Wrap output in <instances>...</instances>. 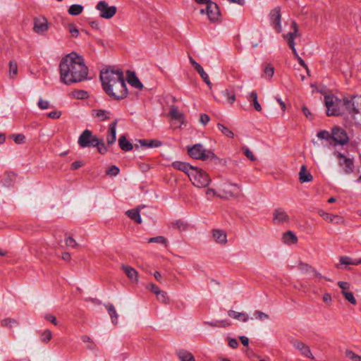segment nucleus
Listing matches in <instances>:
<instances>
[{
	"mask_svg": "<svg viewBox=\"0 0 361 361\" xmlns=\"http://www.w3.org/2000/svg\"><path fill=\"white\" fill-rule=\"evenodd\" d=\"M88 72L85 59L75 52L66 55L60 61V80L65 85H70L86 80Z\"/></svg>",
	"mask_w": 361,
	"mask_h": 361,
	"instance_id": "nucleus-1",
	"label": "nucleus"
},
{
	"mask_svg": "<svg viewBox=\"0 0 361 361\" xmlns=\"http://www.w3.org/2000/svg\"><path fill=\"white\" fill-rule=\"evenodd\" d=\"M99 79L104 92H111V88L115 85H119L123 87V81L125 80L123 72L121 68H116L113 66H108L100 71ZM124 88H122L123 92Z\"/></svg>",
	"mask_w": 361,
	"mask_h": 361,
	"instance_id": "nucleus-2",
	"label": "nucleus"
},
{
	"mask_svg": "<svg viewBox=\"0 0 361 361\" xmlns=\"http://www.w3.org/2000/svg\"><path fill=\"white\" fill-rule=\"evenodd\" d=\"M324 104L326 107V115L328 116H338L343 114V99H338L332 94L324 97Z\"/></svg>",
	"mask_w": 361,
	"mask_h": 361,
	"instance_id": "nucleus-3",
	"label": "nucleus"
},
{
	"mask_svg": "<svg viewBox=\"0 0 361 361\" xmlns=\"http://www.w3.org/2000/svg\"><path fill=\"white\" fill-rule=\"evenodd\" d=\"M188 153L190 157L202 161L217 159L213 152L206 150L201 144H195L192 147H188Z\"/></svg>",
	"mask_w": 361,
	"mask_h": 361,
	"instance_id": "nucleus-4",
	"label": "nucleus"
},
{
	"mask_svg": "<svg viewBox=\"0 0 361 361\" xmlns=\"http://www.w3.org/2000/svg\"><path fill=\"white\" fill-rule=\"evenodd\" d=\"M189 178L192 184L197 188H206L211 182L209 175L202 169L195 166V169L190 171Z\"/></svg>",
	"mask_w": 361,
	"mask_h": 361,
	"instance_id": "nucleus-5",
	"label": "nucleus"
},
{
	"mask_svg": "<svg viewBox=\"0 0 361 361\" xmlns=\"http://www.w3.org/2000/svg\"><path fill=\"white\" fill-rule=\"evenodd\" d=\"M292 28L293 32H290L288 34L284 35L283 37L286 39L288 46L292 49L294 57L298 60L299 64L304 67L305 69H307V71H308L307 64L305 63V61L298 55L297 50L295 47V44L294 39L297 36L298 32V27L295 21H293L292 23Z\"/></svg>",
	"mask_w": 361,
	"mask_h": 361,
	"instance_id": "nucleus-6",
	"label": "nucleus"
},
{
	"mask_svg": "<svg viewBox=\"0 0 361 361\" xmlns=\"http://www.w3.org/2000/svg\"><path fill=\"white\" fill-rule=\"evenodd\" d=\"M343 106L350 115H355L361 109V96H350L343 99Z\"/></svg>",
	"mask_w": 361,
	"mask_h": 361,
	"instance_id": "nucleus-7",
	"label": "nucleus"
},
{
	"mask_svg": "<svg viewBox=\"0 0 361 361\" xmlns=\"http://www.w3.org/2000/svg\"><path fill=\"white\" fill-rule=\"evenodd\" d=\"M97 138L90 130L86 129L79 136L78 143L81 148L93 147Z\"/></svg>",
	"mask_w": 361,
	"mask_h": 361,
	"instance_id": "nucleus-8",
	"label": "nucleus"
},
{
	"mask_svg": "<svg viewBox=\"0 0 361 361\" xmlns=\"http://www.w3.org/2000/svg\"><path fill=\"white\" fill-rule=\"evenodd\" d=\"M96 8L99 11L100 17L105 19L111 18L116 14L117 10L116 6H109L105 1H99Z\"/></svg>",
	"mask_w": 361,
	"mask_h": 361,
	"instance_id": "nucleus-9",
	"label": "nucleus"
},
{
	"mask_svg": "<svg viewBox=\"0 0 361 361\" xmlns=\"http://www.w3.org/2000/svg\"><path fill=\"white\" fill-rule=\"evenodd\" d=\"M124 92L126 91V93L123 92V90H122V87L119 85H116L114 86V87L111 88V92H104L109 97L115 99V100H123L126 99L128 94V90L127 88V85L126 83V80L123 81V87Z\"/></svg>",
	"mask_w": 361,
	"mask_h": 361,
	"instance_id": "nucleus-10",
	"label": "nucleus"
},
{
	"mask_svg": "<svg viewBox=\"0 0 361 361\" xmlns=\"http://www.w3.org/2000/svg\"><path fill=\"white\" fill-rule=\"evenodd\" d=\"M206 13L209 20L212 23L220 21L221 13L217 4L210 0L209 2L206 4Z\"/></svg>",
	"mask_w": 361,
	"mask_h": 361,
	"instance_id": "nucleus-11",
	"label": "nucleus"
},
{
	"mask_svg": "<svg viewBox=\"0 0 361 361\" xmlns=\"http://www.w3.org/2000/svg\"><path fill=\"white\" fill-rule=\"evenodd\" d=\"M333 143L344 145L349 141L346 132L338 127L332 129Z\"/></svg>",
	"mask_w": 361,
	"mask_h": 361,
	"instance_id": "nucleus-12",
	"label": "nucleus"
},
{
	"mask_svg": "<svg viewBox=\"0 0 361 361\" xmlns=\"http://www.w3.org/2000/svg\"><path fill=\"white\" fill-rule=\"evenodd\" d=\"M336 157L339 159V165L343 167L345 173L350 174L353 172L354 161L353 159L346 157L341 152H337Z\"/></svg>",
	"mask_w": 361,
	"mask_h": 361,
	"instance_id": "nucleus-13",
	"label": "nucleus"
},
{
	"mask_svg": "<svg viewBox=\"0 0 361 361\" xmlns=\"http://www.w3.org/2000/svg\"><path fill=\"white\" fill-rule=\"evenodd\" d=\"M269 17L271 25L278 33H280L282 31V27L281 23V15L280 8L276 7L274 9H272L270 12Z\"/></svg>",
	"mask_w": 361,
	"mask_h": 361,
	"instance_id": "nucleus-14",
	"label": "nucleus"
},
{
	"mask_svg": "<svg viewBox=\"0 0 361 361\" xmlns=\"http://www.w3.org/2000/svg\"><path fill=\"white\" fill-rule=\"evenodd\" d=\"M49 29V23L47 19L41 16L34 19L33 30L38 35H44Z\"/></svg>",
	"mask_w": 361,
	"mask_h": 361,
	"instance_id": "nucleus-15",
	"label": "nucleus"
},
{
	"mask_svg": "<svg viewBox=\"0 0 361 361\" xmlns=\"http://www.w3.org/2000/svg\"><path fill=\"white\" fill-rule=\"evenodd\" d=\"M290 221V217L284 209L279 207L274 210L273 212V222L275 224H281L288 223Z\"/></svg>",
	"mask_w": 361,
	"mask_h": 361,
	"instance_id": "nucleus-16",
	"label": "nucleus"
},
{
	"mask_svg": "<svg viewBox=\"0 0 361 361\" xmlns=\"http://www.w3.org/2000/svg\"><path fill=\"white\" fill-rule=\"evenodd\" d=\"M118 120L116 118L112 123H111L109 126V128L107 130L106 135V142L107 146H111L116 141V126Z\"/></svg>",
	"mask_w": 361,
	"mask_h": 361,
	"instance_id": "nucleus-17",
	"label": "nucleus"
},
{
	"mask_svg": "<svg viewBox=\"0 0 361 361\" xmlns=\"http://www.w3.org/2000/svg\"><path fill=\"white\" fill-rule=\"evenodd\" d=\"M190 62L193 68L197 71V72L200 74V77L202 78L204 82L208 85L209 89L212 87V83L211 82L209 75L204 71L203 68L200 64L196 62L192 57H190Z\"/></svg>",
	"mask_w": 361,
	"mask_h": 361,
	"instance_id": "nucleus-18",
	"label": "nucleus"
},
{
	"mask_svg": "<svg viewBox=\"0 0 361 361\" xmlns=\"http://www.w3.org/2000/svg\"><path fill=\"white\" fill-rule=\"evenodd\" d=\"M291 344L293 345L294 348L300 350L301 354L305 357L311 358L312 360L314 359V356L312 355L310 348L307 345H306L304 343L298 340H293L291 341Z\"/></svg>",
	"mask_w": 361,
	"mask_h": 361,
	"instance_id": "nucleus-19",
	"label": "nucleus"
},
{
	"mask_svg": "<svg viewBox=\"0 0 361 361\" xmlns=\"http://www.w3.org/2000/svg\"><path fill=\"white\" fill-rule=\"evenodd\" d=\"M127 81L133 87L139 90L143 89V85L136 75L135 72L128 71H127Z\"/></svg>",
	"mask_w": 361,
	"mask_h": 361,
	"instance_id": "nucleus-20",
	"label": "nucleus"
},
{
	"mask_svg": "<svg viewBox=\"0 0 361 361\" xmlns=\"http://www.w3.org/2000/svg\"><path fill=\"white\" fill-rule=\"evenodd\" d=\"M212 236L216 243L226 245L227 243L226 233L221 229H213Z\"/></svg>",
	"mask_w": 361,
	"mask_h": 361,
	"instance_id": "nucleus-21",
	"label": "nucleus"
},
{
	"mask_svg": "<svg viewBox=\"0 0 361 361\" xmlns=\"http://www.w3.org/2000/svg\"><path fill=\"white\" fill-rule=\"evenodd\" d=\"M172 166L177 170L185 173L188 176L190 173V171L195 169V166L190 165L188 163L183 161H174L172 163Z\"/></svg>",
	"mask_w": 361,
	"mask_h": 361,
	"instance_id": "nucleus-22",
	"label": "nucleus"
},
{
	"mask_svg": "<svg viewBox=\"0 0 361 361\" xmlns=\"http://www.w3.org/2000/svg\"><path fill=\"white\" fill-rule=\"evenodd\" d=\"M122 269L130 280L133 282L138 281V272L133 267L122 265Z\"/></svg>",
	"mask_w": 361,
	"mask_h": 361,
	"instance_id": "nucleus-23",
	"label": "nucleus"
},
{
	"mask_svg": "<svg viewBox=\"0 0 361 361\" xmlns=\"http://www.w3.org/2000/svg\"><path fill=\"white\" fill-rule=\"evenodd\" d=\"M104 306L111 317V322L113 324L116 325L118 324V314L116 310L115 307L111 303L104 304Z\"/></svg>",
	"mask_w": 361,
	"mask_h": 361,
	"instance_id": "nucleus-24",
	"label": "nucleus"
},
{
	"mask_svg": "<svg viewBox=\"0 0 361 361\" xmlns=\"http://www.w3.org/2000/svg\"><path fill=\"white\" fill-rule=\"evenodd\" d=\"M282 241L287 245H294L297 243L298 238L293 232L288 231L283 233Z\"/></svg>",
	"mask_w": 361,
	"mask_h": 361,
	"instance_id": "nucleus-25",
	"label": "nucleus"
},
{
	"mask_svg": "<svg viewBox=\"0 0 361 361\" xmlns=\"http://www.w3.org/2000/svg\"><path fill=\"white\" fill-rule=\"evenodd\" d=\"M169 114L173 120H181V123H183L184 115L179 111L178 106L172 105L169 109Z\"/></svg>",
	"mask_w": 361,
	"mask_h": 361,
	"instance_id": "nucleus-26",
	"label": "nucleus"
},
{
	"mask_svg": "<svg viewBox=\"0 0 361 361\" xmlns=\"http://www.w3.org/2000/svg\"><path fill=\"white\" fill-rule=\"evenodd\" d=\"M118 145L120 148L125 152H129L133 148V144L127 140L125 135H121L119 137Z\"/></svg>",
	"mask_w": 361,
	"mask_h": 361,
	"instance_id": "nucleus-27",
	"label": "nucleus"
},
{
	"mask_svg": "<svg viewBox=\"0 0 361 361\" xmlns=\"http://www.w3.org/2000/svg\"><path fill=\"white\" fill-rule=\"evenodd\" d=\"M247 100L252 103V104L254 106V109L257 111H262V106L260 105V104L258 102V100H257V93L256 92V91H252L251 92L248 96H247Z\"/></svg>",
	"mask_w": 361,
	"mask_h": 361,
	"instance_id": "nucleus-28",
	"label": "nucleus"
},
{
	"mask_svg": "<svg viewBox=\"0 0 361 361\" xmlns=\"http://www.w3.org/2000/svg\"><path fill=\"white\" fill-rule=\"evenodd\" d=\"M299 179L301 183H307L312 180V176L306 169V166L302 165L299 172Z\"/></svg>",
	"mask_w": 361,
	"mask_h": 361,
	"instance_id": "nucleus-29",
	"label": "nucleus"
},
{
	"mask_svg": "<svg viewBox=\"0 0 361 361\" xmlns=\"http://www.w3.org/2000/svg\"><path fill=\"white\" fill-rule=\"evenodd\" d=\"M138 142L142 147L149 148L159 147L162 145V142L157 140H139Z\"/></svg>",
	"mask_w": 361,
	"mask_h": 361,
	"instance_id": "nucleus-30",
	"label": "nucleus"
},
{
	"mask_svg": "<svg viewBox=\"0 0 361 361\" xmlns=\"http://www.w3.org/2000/svg\"><path fill=\"white\" fill-rule=\"evenodd\" d=\"M177 355L180 361H195L192 354L185 350H178Z\"/></svg>",
	"mask_w": 361,
	"mask_h": 361,
	"instance_id": "nucleus-31",
	"label": "nucleus"
},
{
	"mask_svg": "<svg viewBox=\"0 0 361 361\" xmlns=\"http://www.w3.org/2000/svg\"><path fill=\"white\" fill-rule=\"evenodd\" d=\"M317 136L320 140H324L330 146L333 145L332 133L330 134L327 130H323L317 133Z\"/></svg>",
	"mask_w": 361,
	"mask_h": 361,
	"instance_id": "nucleus-32",
	"label": "nucleus"
},
{
	"mask_svg": "<svg viewBox=\"0 0 361 361\" xmlns=\"http://www.w3.org/2000/svg\"><path fill=\"white\" fill-rule=\"evenodd\" d=\"M128 216L137 224L142 223V219L138 209H130L126 212Z\"/></svg>",
	"mask_w": 361,
	"mask_h": 361,
	"instance_id": "nucleus-33",
	"label": "nucleus"
},
{
	"mask_svg": "<svg viewBox=\"0 0 361 361\" xmlns=\"http://www.w3.org/2000/svg\"><path fill=\"white\" fill-rule=\"evenodd\" d=\"M93 147H97L98 152L101 154H105L108 152L109 146L105 145L102 139H99L97 137Z\"/></svg>",
	"mask_w": 361,
	"mask_h": 361,
	"instance_id": "nucleus-34",
	"label": "nucleus"
},
{
	"mask_svg": "<svg viewBox=\"0 0 361 361\" xmlns=\"http://www.w3.org/2000/svg\"><path fill=\"white\" fill-rule=\"evenodd\" d=\"M110 111L103 110V109H98V110H94L93 111V115L98 118L100 121H104L109 118Z\"/></svg>",
	"mask_w": 361,
	"mask_h": 361,
	"instance_id": "nucleus-35",
	"label": "nucleus"
},
{
	"mask_svg": "<svg viewBox=\"0 0 361 361\" xmlns=\"http://www.w3.org/2000/svg\"><path fill=\"white\" fill-rule=\"evenodd\" d=\"M228 315L230 317L235 319H240V316H243L241 321L243 322H246L249 319L248 315L245 312H235V311L231 310L228 311Z\"/></svg>",
	"mask_w": 361,
	"mask_h": 361,
	"instance_id": "nucleus-36",
	"label": "nucleus"
},
{
	"mask_svg": "<svg viewBox=\"0 0 361 361\" xmlns=\"http://www.w3.org/2000/svg\"><path fill=\"white\" fill-rule=\"evenodd\" d=\"M339 262H340V264L346 266V267H345L346 269H348V268L347 267V266H348V265L357 266L356 259H352L351 257H350L348 256L340 257Z\"/></svg>",
	"mask_w": 361,
	"mask_h": 361,
	"instance_id": "nucleus-37",
	"label": "nucleus"
},
{
	"mask_svg": "<svg viewBox=\"0 0 361 361\" xmlns=\"http://www.w3.org/2000/svg\"><path fill=\"white\" fill-rule=\"evenodd\" d=\"M83 11V6L80 4H73L68 8V13L71 16H78Z\"/></svg>",
	"mask_w": 361,
	"mask_h": 361,
	"instance_id": "nucleus-38",
	"label": "nucleus"
},
{
	"mask_svg": "<svg viewBox=\"0 0 361 361\" xmlns=\"http://www.w3.org/2000/svg\"><path fill=\"white\" fill-rule=\"evenodd\" d=\"M9 77L14 78L18 74V65L16 61L11 60L9 61Z\"/></svg>",
	"mask_w": 361,
	"mask_h": 361,
	"instance_id": "nucleus-39",
	"label": "nucleus"
},
{
	"mask_svg": "<svg viewBox=\"0 0 361 361\" xmlns=\"http://www.w3.org/2000/svg\"><path fill=\"white\" fill-rule=\"evenodd\" d=\"M217 128L225 136L230 138H233L234 137V133L232 132V130L223 124L218 123Z\"/></svg>",
	"mask_w": 361,
	"mask_h": 361,
	"instance_id": "nucleus-40",
	"label": "nucleus"
},
{
	"mask_svg": "<svg viewBox=\"0 0 361 361\" xmlns=\"http://www.w3.org/2000/svg\"><path fill=\"white\" fill-rule=\"evenodd\" d=\"M72 95L74 98L78 99H85L89 97L88 92L82 90H75L72 92Z\"/></svg>",
	"mask_w": 361,
	"mask_h": 361,
	"instance_id": "nucleus-41",
	"label": "nucleus"
},
{
	"mask_svg": "<svg viewBox=\"0 0 361 361\" xmlns=\"http://www.w3.org/2000/svg\"><path fill=\"white\" fill-rule=\"evenodd\" d=\"M222 95L228 99V102L233 104L235 101V95L233 92L228 90H224L222 91Z\"/></svg>",
	"mask_w": 361,
	"mask_h": 361,
	"instance_id": "nucleus-42",
	"label": "nucleus"
},
{
	"mask_svg": "<svg viewBox=\"0 0 361 361\" xmlns=\"http://www.w3.org/2000/svg\"><path fill=\"white\" fill-rule=\"evenodd\" d=\"M147 242L149 243H156L163 244V245H165L166 246V244H167L166 238L165 237H164V236H161V235L150 238L148 239Z\"/></svg>",
	"mask_w": 361,
	"mask_h": 361,
	"instance_id": "nucleus-43",
	"label": "nucleus"
},
{
	"mask_svg": "<svg viewBox=\"0 0 361 361\" xmlns=\"http://www.w3.org/2000/svg\"><path fill=\"white\" fill-rule=\"evenodd\" d=\"M171 224L173 228H178L180 231L186 230L187 227H188V224L185 221H183L180 219H178V220H176V221L172 222Z\"/></svg>",
	"mask_w": 361,
	"mask_h": 361,
	"instance_id": "nucleus-44",
	"label": "nucleus"
},
{
	"mask_svg": "<svg viewBox=\"0 0 361 361\" xmlns=\"http://www.w3.org/2000/svg\"><path fill=\"white\" fill-rule=\"evenodd\" d=\"M156 295H157V300L159 302H161L164 304L169 303V299L166 292L160 290L159 293H157Z\"/></svg>",
	"mask_w": 361,
	"mask_h": 361,
	"instance_id": "nucleus-45",
	"label": "nucleus"
},
{
	"mask_svg": "<svg viewBox=\"0 0 361 361\" xmlns=\"http://www.w3.org/2000/svg\"><path fill=\"white\" fill-rule=\"evenodd\" d=\"M319 214L323 218L324 220L329 222H333L334 219L338 217L337 216H333L329 213L325 212L323 210H319Z\"/></svg>",
	"mask_w": 361,
	"mask_h": 361,
	"instance_id": "nucleus-46",
	"label": "nucleus"
},
{
	"mask_svg": "<svg viewBox=\"0 0 361 361\" xmlns=\"http://www.w3.org/2000/svg\"><path fill=\"white\" fill-rule=\"evenodd\" d=\"M52 338L51 331L49 329L44 330L41 334V341L43 343H48Z\"/></svg>",
	"mask_w": 361,
	"mask_h": 361,
	"instance_id": "nucleus-47",
	"label": "nucleus"
},
{
	"mask_svg": "<svg viewBox=\"0 0 361 361\" xmlns=\"http://www.w3.org/2000/svg\"><path fill=\"white\" fill-rule=\"evenodd\" d=\"M342 295L344 296L345 299L352 305L357 304V300H355L352 292L343 291Z\"/></svg>",
	"mask_w": 361,
	"mask_h": 361,
	"instance_id": "nucleus-48",
	"label": "nucleus"
},
{
	"mask_svg": "<svg viewBox=\"0 0 361 361\" xmlns=\"http://www.w3.org/2000/svg\"><path fill=\"white\" fill-rule=\"evenodd\" d=\"M242 151L243 152V154H245V156L249 159L250 161H255L256 160V157L253 154V153L251 152V150L246 146H243L242 147Z\"/></svg>",
	"mask_w": 361,
	"mask_h": 361,
	"instance_id": "nucleus-49",
	"label": "nucleus"
},
{
	"mask_svg": "<svg viewBox=\"0 0 361 361\" xmlns=\"http://www.w3.org/2000/svg\"><path fill=\"white\" fill-rule=\"evenodd\" d=\"M254 317L256 319H259L260 321H264L266 319H268L269 318V316L259 310H256L254 312Z\"/></svg>",
	"mask_w": 361,
	"mask_h": 361,
	"instance_id": "nucleus-50",
	"label": "nucleus"
},
{
	"mask_svg": "<svg viewBox=\"0 0 361 361\" xmlns=\"http://www.w3.org/2000/svg\"><path fill=\"white\" fill-rule=\"evenodd\" d=\"M345 355L347 357L350 359L352 361H361V356L355 354L350 350H347L345 351Z\"/></svg>",
	"mask_w": 361,
	"mask_h": 361,
	"instance_id": "nucleus-51",
	"label": "nucleus"
},
{
	"mask_svg": "<svg viewBox=\"0 0 361 361\" xmlns=\"http://www.w3.org/2000/svg\"><path fill=\"white\" fill-rule=\"evenodd\" d=\"M120 172V169L116 166L112 165L106 171V174L111 176H116Z\"/></svg>",
	"mask_w": 361,
	"mask_h": 361,
	"instance_id": "nucleus-52",
	"label": "nucleus"
},
{
	"mask_svg": "<svg viewBox=\"0 0 361 361\" xmlns=\"http://www.w3.org/2000/svg\"><path fill=\"white\" fill-rule=\"evenodd\" d=\"M11 138L16 144H22L25 140V137L23 134H13L11 135Z\"/></svg>",
	"mask_w": 361,
	"mask_h": 361,
	"instance_id": "nucleus-53",
	"label": "nucleus"
},
{
	"mask_svg": "<svg viewBox=\"0 0 361 361\" xmlns=\"http://www.w3.org/2000/svg\"><path fill=\"white\" fill-rule=\"evenodd\" d=\"M15 324H17L16 320L11 318H6L1 320V325L3 326L11 328L12 325Z\"/></svg>",
	"mask_w": 361,
	"mask_h": 361,
	"instance_id": "nucleus-54",
	"label": "nucleus"
},
{
	"mask_svg": "<svg viewBox=\"0 0 361 361\" xmlns=\"http://www.w3.org/2000/svg\"><path fill=\"white\" fill-rule=\"evenodd\" d=\"M274 73V68L271 65H267L264 68V74L269 79L271 78Z\"/></svg>",
	"mask_w": 361,
	"mask_h": 361,
	"instance_id": "nucleus-55",
	"label": "nucleus"
},
{
	"mask_svg": "<svg viewBox=\"0 0 361 361\" xmlns=\"http://www.w3.org/2000/svg\"><path fill=\"white\" fill-rule=\"evenodd\" d=\"M298 268H299L300 270H301L302 271H305V272H308V271H311L312 272V270L313 269V267H312L308 264L304 263V262H300L299 263Z\"/></svg>",
	"mask_w": 361,
	"mask_h": 361,
	"instance_id": "nucleus-56",
	"label": "nucleus"
},
{
	"mask_svg": "<svg viewBox=\"0 0 361 361\" xmlns=\"http://www.w3.org/2000/svg\"><path fill=\"white\" fill-rule=\"evenodd\" d=\"M68 30L71 35L74 37H77L79 35V30L73 24L68 25Z\"/></svg>",
	"mask_w": 361,
	"mask_h": 361,
	"instance_id": "nucleus-57",
	"label": "nucleus"
},
{
	"mask_svg": "<svg viewBox=\"0 0 361 361\" xmlns=\"http://www.w3.org/2000/svg\"><path fill=\"white\" fill-rule=\"evenodd\" d=\"M66 245L73 248H75L78 245L77 242L72 237H68L66 239Z\"/></svg>",
	"mask_w": 361,
	"mask_h": 361,
	"instance_id": "nucleus-58",
	"label": "nucleus"
},
{
	"mask_svg": "<svg viewBox=\"0 0 361 361\" xmlns=\"http://www.w3.org/2000/svg\"><path fill=\"white\" fill-rule=\"evenodd\" d=\"M37 105L40 109L44 110V109H47L49 108V103L47 100L39 99Z\"/></svg>",
	"mask_w": 361,
	"mask_h": 361,
	"instance_id": "nucleus-59",
	"label": "nucleus"
},
{
	"mask_svg": "<svg viewBox=\"0 0 361 361\" xmlns=\"http://www.w3.org/2000/svg\"><path fill=\"white\" fill-rule=\"evenodd\" d=\"M61 116V111H51L49 112L48 114H47V116L49 118H51V119H57V118H59Z\"/></svg>",
	"mask_w": 361,
	"mask_h": 361,
	"instance_id": "nucleus-60",
	"label": "nucleus"
},
{
	"mask_svg": "<svg viewBox=\"0 0 361 361\" xmlns=\"http://www.w3.org/2000/svg\"><path fill=\"white\" fill-rule=\"evenodd\" d=\"M44 318L46 320L50 322L51 323H52L55 326H57L58 325V322L56 320V318L55 316H54L53 314H47L45 316H44Z\"/></svg>",
	"mask_w": 361,
	"mask_h": 361,
	"instance_id": "nucleus-61",
	"label": "nucleus"
},
{
	"mask_svg": "<svg viewBox=\"0 0 361 361\" xmlns=\"http://www.w3.org/2000/svg\"><path fill=\"white\" fill-rule=\"evenodd\" d=\"M150 291H152V293H154L155 295H157V293H159V291L161 290L160 288L157 286L155 285L154 283H149L147 287Z\"/></svg>",
	"mask_w": 361,
	"mask_h": 361,
	"instance_id": "nucleus-62",
	"label": "nucleus"
},
{
	"mask_svg": "<svg viewBox=\"0 0 361 361\" xmlns=\"http://www.w3.org/2000/svg\"><path fill=\"white\" fill-rule=\"evenodd\" d=\"M338 286L341 289V293H343V291H346L347 289L350 288V284L348 282L345 281H338Z\"/></svg>",
	"mask_w": 361,
	"mask_h": 361,
	"instance_id": "nucleus-63",
	"label": "nucleus"
},
{
	"mask_svg": "<svg viewBox=\"0 0 361 361\" xmlns=\"http://www.w3.org/2000/svg\"><path fill=\"white\" fill-rule=\"evenodd\" d=\"M200 122L201 123H202L204 126H206L209 121H210V118L209 116L206 114H202L200 115Z\"/></svg>",
	"mask_w": 361,
	"mask_h": 361,
	"instance_id": "nucleus-64",
	"label": "nucleus"
}]
</instances>
